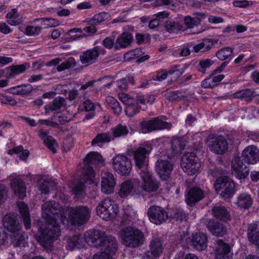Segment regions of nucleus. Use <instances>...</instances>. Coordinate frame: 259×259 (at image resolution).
<instances>
[{"mask_svg":"<svg viewBox=\"0 0 259 259\" xmlns=\"http://www.w3.org/2000/svg\"><path fill=\"white\" fill-rule=\"evenodd\" d=\"M233 174L239 179L245 178L249 174V169L239 156H235L232 161Z\"/></svg>","mask_w":259,"mask_h":259,"instance_id":"obj_19","label":"nucleus"},{"mask_svg":"<svg viewBox=\"0 0 259 259\" xmlns=\"http://www.w3.org/2000/svg\"><path fill=\"white\" fill-rule=\"evenodd\" d=\"M252 200L250 196L246 193L240 195L237 198L236 204L240 208H248L251 205Z\"/></svg>","mask_w":259,"mask_h":259,"instance_id":"obj_38","label":"nucleus"},{"mask_svg":"<svg viewBox=\"0 0 259 259\" xmlns=\"http://www.w3.org/2000/svg\"><path fill=\"white\" fill-rule=\"evenodd\" d=\"M201 86L204 88H213L215 87V84L212 81L211 77H209L202 81Z\"/></svg>","mask_w":259,"mask_h":259,"instance_id":"obj_64","label":"nucleus"},{"mask_svg":"<svg viewBox=\"0 0 259 259\" xmlns=\"http://www.w3.org/2000/svg\"><path fill=\"white\" fill-rule=\"evenodd\" d=\"M58 221L46 222L47 226L42 233L40 243L47 250H52L53 248L52 242L60 235L61 230L57 223Z\"/></svg>","mask_w":259,"mask_h":259,"instance_id":"obj_5","label":"nucleus"},{"mask_svg":"<svg viewBox=\"0 0 259 259\" xmlns=\"http://www.w3.org/2000/svg\"><path fill=\"white\" fill-rule=\"evenodd\" d=\"M38 190L42 193H48L49 190V182L45 180H40L38 183Z\"/></svg>","mask_w":259,"mask_h":259,"instance_id":"obj_59","label":"nucleus"},{"mask_svg":"<svg viewBox=\"0 0 259 259\" xmlns=\"http://www.w3.org/2000/svg\"><path fill=\"white\" fill-rule=\"evenodd\" d=\"M183 164H182V168L185 173L188 175L192 176L198 172L200 167V163L198 161H192V163L188 164L186 159L185 158Z\"/></svg>","mask_w":259,"mask_h":259,"instance_id":"obj_33","label":"nucleus"},{"mask_svg":"<svg viewBox=\"0 0 259 259\" xmlns=\"http://www.w3.org/2000/svg\"><path fill=\"white\" fill-rule=\"evenodd\" d=\"M233 54V49L230 47H224L216 52L215 55L220 60H225Z\"/></svg>","mask_w":259,"mask_h":259,"instance_id":"obj_47","label":"nucleus"},{"mask_svg":"<svg viewBox=\"0 0 259 259\" xmlns=\"http://www.w3.org/2000/svg\"><path fill=\"white\" fill-rule=\"evenodd\" d=\"M18 206L25 228L27 229H29L30 228V218L27 205L23 202H20L18 204Z\"/></svg>","mask_w":259,"mask_h":259,"instance_id":"obj_30","label":"nucleus"},{"mask_svg":"<svg viewBox=\"0 0 259 259\" xmlns=\"http://www.w3.org/2000/svg\"><path fill=\"white\" fill-rule=\"evenodd\" d=\"M113 140V138L109 133L102 132L97 135L92 140L91 145L93 146L99 145L100 144L108 143Z\"/></svg>","mask_w":259,"mask_h":259,"instance_id":"obj_35","label":"nucleus"},{"mask_svg":"<svg viewBox=\"0 0 259 259\" xmlns=\"http://www.w3.org/2000/svg\"><path fill=\"white\" fill-rule=\"evenodd\" d=\"M233 97L235 98L240 99L247 102H249L252 101L253 99V92L250 89L242 90L234 93Z\"/></svg>","mask_w":259,"mask_h":259,"instance_id":"obj_41","label":"nucleus"},{"mask_svg":"<svg viewBox=\"0 0 259 259\" xmlns=\"http://www.w3.org/2000/svg\"><path fill=\"white\" fill-rule=\"evenodd\" d=\"M186 159L187 160L188 164H190L193 162H197L198 161V159L196 157V155L194 153H187L182 156L181 157V166H182V164L184 163V159Z\"/></svg>","mask_w":259,"mask_h":259,"instance_id":"obj_57","label":"nucleus"},{"mask_svg":"<svg viewBox=\"0 0 259 259\" xmlns=\"http://www.w3.org/2000/svg\"><path fill=\"white\" fill-rule=\"evenodd\" d=\"M215 253L216 259H230L233 254L231 246L221 239L217 241Z\"/></svg>","mask_w":259,"mask_h":259,"instance_id":"obj_18","label":"nucleus"},{"mask_svg":"<svg viewBox=\"0 0 259 259\" xmlns=\"http://www.w3.org/2000/svg\"><path fill=\"white\" fill-rule=\"evenodd\" d=\"M184 72V69L181 68L179 69H178V66H175L168 71V73L171 75L175 74V79L176 80L182 75Z\"/></svg>","mask_w":259,"mask_h":259,"instance_id":"obj_61","label":"nucleus"},{"mask_svg":"<svg viewBox=\"0 0 259 259\" xmlns=\"http://www.w3.org/2000/svg\"><path fill=\"white\" fill-rule=\"evenodd\" d=\"M171 217L175 219L177 221L180 222L186 221L188 219V215L181 209H177Z\"/></svg>","mask_w":259,"mask_h":259,"instance_id":"obj_53","label":"nucleus"},{"mask_svg":"<svg viewBox=\"0 0 259 259\" xmlns=\"http://www.w3.org/2000/svg\"><path fill=\"white\" fill-rule=\"evenodd\" d=\"M133 40V35L128 32H124L117 38L115 45V48L117 49L119 48H125L128 46Z\"/></svg>","mask_w":259,"mask_h":259,"instance_id":"obj_34","label":"nucleus"},{"mask_svg":"<svg viewBox=\"0 0 259 259\" xmlns=\"http://www.w3.org/2000/svg\"><path fill=\"white\" fill-rule=\"evenodd\" d=\"M212 46V42L207 40H203L200 43L194 45L193 47L194 52H205L209 51Z\"/></svg>","mask_w":259,"mask_h":259,"instance_id":"obj_42","label":"nucleus"},{"mask_svg":"<svg viewBox=\"0 0 259 259\" xmlns=\"http://www.w3.org/2000/svg\"><path fill=\"white\" fill-rule=\"evenodd\" d=\"M214 187L217 193L225 199H230L234 194V183L228 177H219L215 182Z\"/></svg>","mask_w":259,"mask_h":259,"instance_id":"obj_6","label":"nucleus"},{"mask_svg":"<svg viewBox=\"0 0 259 259\" xmlns=\"http://www.w3.org/2000/svg\"><path fill=\"white\" fill-rule=\"evenodd\" d=\"M191 244L192 247L198 251H202L207 247V237L203 233L193 234L190 238Z\"/></svg>","mask_w":259,"mask_h":259,"instance_id":"obj_23","label":"nucleus"},{"mask_svg":"<svg viewBox=\"0 0 259 259\" xmlns=\"http://www.w3.org/2000/svg\"><path fill=\"white\" fill-rule=\"evenodd\" d=\"M165 29L169 33H177L182 29L181 25L174 21H167L165 23Z\"/></svg>","mask_w":259,"mask_h":259,"instance_id":"obj_48","label":"nucleus"},{"mask_svg":"<svg viewBox=\"0 0 259 259\" xmlns=\"http://www.w3.org/2000/svg\"><path fill=\"white\" fill-rule=\"evenodd\" d=\"M36 20H40L46 25L45 28L56 27L59 25V22L58 20L52 18H41L36 19Z\"/></svg>","mask_w":259,"mask_h":259,"instance_id":"obj_54","label":"nucleus"},{"mask_svg":"<svg viewBox=\"0 0 259 259\" xmlns=\"http://www.w3.org/2000/svg\"><path fill=\"white\" fill-rule=\"evenodd\" d=\"M187 143L183 138H176L172 140L171 148L175 153H179L184 149Z\"/></svg>","mask_w":259,"mask_h":259,"instance_id":"obj_39","label":"nucleus"},{"mask_svg":"<svg viewBox=\"0 0 259 259\" xmlns=\"http://www.w3.org/2000/svg\"><path fill=\"white\" fill-rule=\"evenodd\" d=\"M112 165L114 169L122 175H129L132 169V163L127 157L118 154L112 159Z\"/></svg>","mask_w":259,"mask_h":259,"instance_id":"obj_11","label":"nucleus"},{"mask_svg":"<svg viewBox=\"0 0 259 259\" xmlns=\"http://www.w3.org/2000/svg\"><path fill=\"white\" fill-rule=\"evenodd\" d=\"M247 236L249 241L252 244L259 243V223L256 222L249 226Z\"/></svg>","mask_w":259,"mask_h":259,"instance_id":"obj_28","label":"nucleus"},{"mask_svg":"<svg viewBox=\"0 0 259 259\" xmlns=\"http://www.w3.org/2000/svg\"><path fill=\"white\" fill-rule=\"evenodd\" d=\"M105 53L104 49L97 46L83 52L80 56V60L83 64L91 65L97 60L100 54L104 55Z\"/></svg>","mask_w":259,"mask_h":259,"instance_id":"obj_15","label":"nucleus"},{"mask_svg":"<svg viewBox=\"0 0 259 259\" xmlns=\"http://www.w3.org/2000/svg\"><path fill=\"white\" fill-rule=\"evenodd\" d=\"M227 228L223 224L219 223L212 233L216 236H223L227 233Z\"/></svg>","mask_w":259,"mask_h":259,"instance_id":"obj_56","label":"nucleus"},{"mask_svg":"<svg viewBox=\"0 0 259 259\" xmlns=\"http://www.w3.org/2000/svg\"><path fill=\"white\" fill-rule=\"evenodd\" d=\"M42 27L29 26L26 29V33L29 35H34L38 34L42 29Z\"/></svg>","mask_w":259,"mask_h":259,"instance_id":"obj_58","label":"nucleus"},{"mask_svg":"<svg viewBox=\"0 0 259 259\" xmlns=\"http://www.w3.org/2000/svg\"><path fill=\"white\" fill-rule=\"evenodd\" d=\"M116 184L115 179L112 174L105 171L102 174L101 190L105 194H111L114 192Z\"/></svg>","mask_w":259,"mask_h":259,"instance_id":"obj_17","label":"nucleus"},{"mask_svg":"<svg viewBox=\"0 0 259 259\" xmlns=\"http://www.w3.org/2000/svg\"><path fill=\"white\" fill-rule=\"evenodd\" d=\"M13 233L12 235V239H13V245L14 246H19L24 243V238L20 229L17 231H12Z\"/></svg>","mask_w":259,"mask_h":259,"instance_id":"obj_50","label":"nucleus"},{"mask_svg":"<svg viewBox=\"0 0 259 259\" xmlns=\"http://www.w3.org/2000/svg\"><path fill=\"white\" fill-rule=\"evenodd\" d=\"M85 241L80 235L74 236L68 239L67 245L68 250H72L75 248L79 249L83 246V242Z\"/></svg>","mask_w":259,"mask_h":259,"instance_id":"obj_31","label":"nucleus"},{"mask_svg":"<svg viewBox=\"0 0 259 259\" xmlns=\"http://www.w3.org/2000/svg\"><path fill=\"white\" fill-rule=\"evenodd\" d=\"M91 210L87 206H78L70 208L68 218L74 225H81L87 222L90 218Z\"/></svg>","mask_w":259,"mask_h":259,"instance_id":"obj_8","label":"nucleus"},{"mask_svg":"<svg viewBox=\"0 0 259 259\" xmlns=\"http://www.w3.org/2000/svg\"><path fill=\"white\" fill-rule=\"evenodd\" d=\"M112 132L113 135L112 137L114 139L115 138L126 135L128 133V130L126 126L118 124L112 128Z\"/></svg>","mask_w":259,"mask_h":259,"instance_id":"obj_43","label":"nucleus"},{"mask_svg":"<svg viewBox=\"0 0 259 259\" xmlns=\"http://www.w3.org/2000/svg\"><path fill=\"white\" fill-rule=\"evenodd\" d=\"M152 150V146L151 144H145L133 151L136 165L137 167L141 168L146 164L148 156Z\"/></svg>","mask_w":259,"mask_h":259,"instance_id":"obj_13","label":"nucleus"},{"mask_svg":"<svg viewBox=\"0 0 259 259\" xmlns=\"http://www.w3.org/2000/svg\"><path fill=\"white\" fill-rule=\"evenodd\" d=\"M242 156L248 164H256L259 162V149L254 145L248 146L243 151Z\"/></svg>","mask_w":259,"mask_h":259,"instance_id":"obj_21","label":"nucleus"},{"mask_svg":"<svg viewBox=\"0 0 259 259\" xmlns=\"http://www.w3.org/2000/svg\"><path fill=\"white\" fill-rule=\"evenodd\" d=\"M11 187L16 196L23 199L26 196V187L24 182L19 178H15L11 181Z\"/></svg>","mask_w":259,"mask_h":259,"instance_id":"obj_25","label":"nucleus"},{"mask_svg":"<svg viewBox=\"0 0 259 259\" xmlns=\"http://www.w3.org/2000/svg\"><path fill=\"white\" fill-rule=\"evenodd\" d=\"M76 64L77 62L74 58L71 57L62 62L60 65H58L57 70L59 72H61L70 68H74L76 66Z\"/></svg>","mask_w":259,"mask_h":259,"instance_id":"obj_45","label":"nucleus"},{"mask_svg":"<svg viewBox=\"0 0 259 259\" xmlns=\"http://www.w3.org/2000/svg\"><path fill=\"white\" fill-rule=\"evenodd\" d=\"M97 215L105 220L115 218L118 212V207L114 201L106 199L101 201L96 207Z\"/></svg>","mask_w":259,"mask_h":259,"instance_id":"obj_7","label":"nucleus"},{"mask_svg":"<svg viewBox=\"0 0 259 259\" xmlns=\"http://www.w3.org/2000/svg\"><path fill=\"white\" fill-rule=\"evenodd\" d=\"M84 239L90 245L94 246L103 252L112 256L117 250V241L116 238L98 230H92L84 234Z\"/></svg>","mask_w":259,"mask_h":259,"instance_id":"obj_1","label":"nucleus"},{"mask_svg":"<svg viewBox=\"0 0 259 259\" xmlns=\"http://www.w3.org/2000/svg\"><path fill=\"white\" fill-rule=\"evenodd\" d=\"M122 244L128 247L136 248L141 246L145 241L144 235L140 230L128 227L121 231Z\"/></svg>","mask_w":259,"mask_h":259,"instance_id":"obj_4","label":"nucleus"},{"mask_svg":"<svg viewBox=\"0 0 259 259\" xmlns=\"http://www.w3.org/2000/svg\"><path fill=\"white\" fill-rule=\"evenodd\" d=\"M141 50L140 49H136L126 52L124 55V59L126 61H129L135 58L140 57Z\"/></svg>","mask_w":259,"mask_h":259,"instance_id":"obj_52","label":"nucleus"},{"mask_svg":"<svg viewBox=\"0 0 259 259\" xmlns=\"http://www.w3.org/2000/svg\"><path fill=\"white\" fill-rule=\"evenodd\" d=\"M81 181H77L72 188V192L77 198L83 197L85 195V187L84 183H86L82 179V175L81 176ZM89 184V183H88Z\"/></svg>","mask_w":259,"mask_h":259,"instance_id":"obj_37","label":"nucleus"},{"mask_svg":"<svg viewBox=\"0 0 259 259\" xmlns=\"http://www.w3.org/2000/svg\"><path fill=\"white\" fill-rule=\"evenodd\" d=\"M171 125L170 123L163 121L158 117L153 118L151 120L144 121L140 123L141 131L144 134L153 131L169 128Z\"/></svg>","mask_w":259,"mask_h":259,"instance_id":"obj_10","label":"nucleus"},{"mask_svg":"<svg viewBox=\"0 0 259 259\" xmlns=\"http://www.w3.org/2000/svg\"><path fill=\"white\" fill-rule=\"evenodd\" d=\"M42 217L46 222L60 221L63 224L66 220L64 208L59 203L50 200L45 202L42 205Z\"/></svg>","mask_w":259,"mask_h":259,"instance_id":"obj_3","label":"nucleus"},{"mask_svg":"<svg viewBox=\"0 0 259 259\" xmlns=\"http://www.w3.org/2000/svg\"><path fill=\"white\" fill-rule=\"evenodd\" d=\"M39 137L44 140V142L47 147L53 153H55L58 147L56 140L50 136H48V131L40 130L38 132Z\"/></svg>","mask_w":259,"mask_h":259,"instance_id":"obj_26","label":"nucleus"},{"mask_svg":"<svg viewBox=\"0 0 259 259\" xmlns=\"http://www.w3.org/2000/svg\"><path fill=\"white\" fill-rule=\"evenodd\" d=\"M118 96L121 101L126 105L133 103V102L135 101L133 98L129 97L128 96L125 94L119 93Z\"/></svg>","mask_w":259,"mask_h":259,"instance_id":"obj_63","label":"nucleus"},{"mask_svg":"<svg viewBox=\"0 0 259 259\" xmlns=\"http://www.w3.org/2000/svg\"><path fill=\"white\" fill-rule=\"evenodd\" d=\"M184 24L188 28H192L194 26L199 25L201 22V19L198 17H191L190 16L185 17L184 19Z\"/></svg>","mask_w":259,"mask_h":259,"instance_id":"obj_51","label":"nucleus"},{"mask_svg":"<svg viewBox=\"0 0 259 259\" xmlns=\"http://www.w3.org/2000/svg\"><path fill=\"white\" fill-rule=\"evenodd\" d=\"M66 105L65 99L58 97L54 99L52 104L45 106V109L47 113L50 111H56L60 110L62 107H65Z\"/></svg>","mask_w":259,"mask_h":259,"instance_id":"obj_32","label":"nucleus"},{"mask_svg":"<svg viewBox=\"0 0 259 259\" xmlns=\"http://www.w3.org/2000/svg\"><path fill=\"white\" fill-rule=\"evenodd\" d=\"M140 110L139 107L137 103H135V101L133 103L129 104L126 105L125 109L126 115L128 117H133L136 114L139 112Z\"/></svg>","mask_w":259,"mask_h":259,"instance_id":"obj_49","label":"nucleus"},{"mask_svg":"<svg viewBox=\"0 0 259 259\" xmlns=\"http://www.w3.org/2000/svg\"><path fill=\"white\" fill-rule=\"evenodd\" d=\"M106 101L115 114L118 115L121 112L122 108L116 99L112 97H108Z\"/></svg>","mask_w":259,"mask_h":259,"instance_id":"obj_44","label":"nucleus"},{"mask_svg":"<svg viewBox=\"0 0 259 259\" xmlns=\"http://www.w3.org/2000/svg\"><path fill=\"white\" fill-rule=\"evenodd\" d=\"M106 14L104 13L96 14L93 18L89 21L90 24L98 25L104 21Z\"/></svg>","mask_w":259,"mask_h":259,"instance_id":"obj_55","label":"nucleus"},{"mask_svg":"<svg viewBox=\"0 0 259 259\" xmlns=\"http://www.w3.org/2000/svg\"><path fill=\"white\" fill-rule=\"evenodd\" d=\"M32 87L30 84H23L10 88L7 92L10 94L16 95H26L32 91Z\"/></svg>","mask_w":259,"mask_h":259,"instance_id":"obj_29","label":"nucleus"},{"mask_svg":"<svg viewBox=\"0 0 259 259\" xmlns=\"http://www.w3.org/2000/svg\"><path fill=\"white\" fill-rule=\"evenodd\" d=\"M149 250L146 253L147 259H154L162 253L163 246L160 239L156 238L152 239L149 245Z\"/></svg>","mask_w":259,"mask_h":259,"instance_id":"obj_22","label":"nucleus"},{"mask_svg":"<svg viewBox=\"0 0 259 259\" xmlns=\"http://www.w3.org/2000/svg\"><path fill=\"white\" fill-rule=\"evenodd\" d=\"M213 64V61L210 59L201 60L199 61V65L202 69L200 70L203 73H205V69L209 68V67Z\"/></svg>","mask_w":259,"mask_h":259,"instance_id":"obj_62","label":"nucleus"},{"mask_svg":"<svg viewBox=\"0 0 259 259\" xmlns=\"http://www.w3.org/2000/svg\"><path fill=\"white\" fill-rule=\"evenodd\" d=\"M7 22L11 25H17L22 22V17H20L16 9H12L7 14Z\"/></svg>","mask_w":259,"mask_h":259,"instance_id":"obj_40","label":"nucleus"},{"mask_svg":"<svg viewBox=\"0 0 259 259\" xmlns=\"http://www.w3.org/2000/svg\"><path fill=\"white\" fill-rule=\"evenodd\" d=\"M140 175L143 180L142 187L145 191L152 192L157 190L159 188L158 184L149 171L142 170Z\"/></svg>","mask_w":259,"mask_h":259,"instance_id":"obj_16","label":"nucleus"},{"mask_svg":"<svg viewBox=\"0 0 259 259\" xmlns=\"http://www.w3.org/2000/svg\"><path fill=\"white\" fill-rule=\"evenodd\" d=\"M104 160L102 155L97 152H91L84 158V166L81 170L82 179L85 183L91 184L93 182V178L95 176V172L91 165L102 166Z\"/></svg>","mask_w":259,"mask_h":259,"instance_id":"obj_2","label":"nucleus"},{"mask_svg":"<svg viewBox=\"0 0 259 259\" xmlns=\"http://www.w3.org/2000/svg\"><path fill=\"white\" fill-rule=\"evenodd\" d=\"M148 215L150 221L156 225H160L168 218V213L164 208L153 205L148 209Z\"/></svg>","mask_w":259,"mask_h":259,"instance_id":"obj_12","label":"nucleus"},{"mask_svg":"<svg viewBox=\"0 0 259 259\" xmlns=\"http://www.w3.org/2000/svg\"><path fill=\"white\" fill-rule=\"evenodd\" d=\"M4 227L9 232L19 231L21 229L18 215L15 213L6 214L3 219Z\"/></svg>","mask_w":259,"mask_h":259,"instance_id":"obj_20","label":"nucleus"},{"mask_svg":"<svg viewBox=\"0 0 259 259\" xmlns=\"http://www.w3.org/2000/svg\"><path fill=\"white\" fill-rule=\"evenodd\" d=\"M30 66L28 64L12 65L9 66L10 71L11 78L14 77L15 76L24 72L26 68Z\"/></svg>","mask_w":259,"mask_h":259,"instance_id":"obj_46","label":"nucleus"},{"mask_svg":"<svg viewBox=\"0 0 259 259\" xmlns=\"http://www.w3.org/2000/svg\"><path fill=\"white\" fill-rule=\"evenodd\" d=\"M204 196V191L200 188L195 187L188 192L186 201L188 205H192L202 200Z\"/></svg>","mask_w":259,"mask_h":259,"instance_id":"obj_24","label":"nucleus"},{"mask_svg":"<svg viewBox=\"0 0 259 259\" xmlns=\"http://www.w3.org/2000/svg\"><path fill=\"white\" fill-rule=\"evenodd\" d=\"M133 188L134 183L132 180L123 182L120 186V189L118 192L119 196L121 198L127 197L132 192Z\"/></svg>","mask_w":259,"mask_h":259,"instance_id":"obj_36","label":"nucleus"},{"mask_svg":"<svg viewBox=\"0 0 259 259\" xmlns=\"http://www.w3.org/2000/svg\"><path fill=\"white\" fill-rule=\"evenodd\" d=\"M211 211L213 216L218 220L223 222H227L230 220V213L224 206H214Z\"/></svg>","mask_w":259,"mask_h":259,"instance_id":"obj_27","label":"nucleus"},{"mask_svg":"<svg viewBox=\"0 0 259 259\" xmlns=\"http://www.w3.org/2000/svg\"><path fill=\"white\" fill-rule=\"evenodd\" d=\"M173 168L174 164L168 158L160 159L156 163V170L163 180H166L170 178Z\"/></svg>","mask_w":259,"mask_h":259,"instance_id":"obj_14","label":"nucleus"},{"mask_svg":"<svg viewBox=\"0 0 259 259\" xmlns=\"http://www.w3.org/2000/svg\"><path fill=\"white\" fill-rule=\"evenodd\" d=\"M206 142L210 151L215 154L222 155L228 150L227 140L221 135H209Z\"/></svg>","mask_w":259,"mask_h":259,"instance_id":"obj_9","label":"nucleus"},{"mask_svg":"<svg viewBox=\"0 0 259 259\" xmlns=\"http://www.w3.org/2000/svg\"><path fill=\"white\" fill-rule=\"evenodd\" d=\"M219 223V222L214 221L213 219H207L205 222V225L207 229L211 233H212Z\"/></svg>","mask_w":259,"mask_h":259,"instance_id":"obj_60","label":"nucleus"}]
</instances>
